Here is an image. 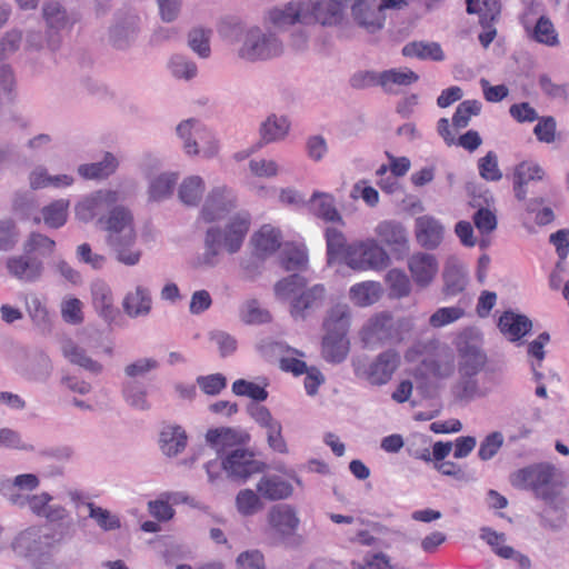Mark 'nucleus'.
I'll return each mask as SVG.
<instances>
[{"mask_svg": "<svg viewBox=\"0 0 569 569\" xmlns=\"http://www.w3.org/2000/svg\"><path fill=\"white\" fill-rule=\"evenodd\" d=\"M351 13L355 21L370 32L383 27L385 14L380 0H352Z\"/></svg>", "mask_w": 569, "mask_h": 569, "instance_id": "obj_18", "label": "nucleus"}, {"mask_svg": "<svg viewBox=\"0 0 569 569\" xmlns=\"http://www.w3.org/2000/svg\"><path fill=\"white\" fill-rule=\"evenodd\" d=\"M558 469L549 462L533 463L511 473L510 483L517 489L531 490L538 499L552 502L557 497L553 489Z\"/></svg>", "mask_w": 569, "mask_h": 569, "instance_id": "obj_6", "label": "nucleus"}, {"mask_svg": "<svg viewBox=\"0 0 569 569\" xmlns=\"http://www.w3.org/2000/svg\"><path fill=\"white\" fill-rule=\"evenodd\" d=\"M445 228L432 216L425 214L416 219V238L425 249H436L442 241Z\"/></svg>", "mask_w": 569, "mask_h": 569, "instance_id": "obj_23", "label": "nucleus"}, {"mask_svg": "<svg viewBox=\"0 0 569 569\" xmlns=\"http://www.w3.org/2000/svg\"><path fill=\"white\" fill-rule=\"evenodd\" d=\"M61 352L70 363L79 366L93 375H99L103 370V366L100 362L89 357L87 351L71 339L62 342Z\"/></svg>", "mask_w": 569, "mask_h": 569, "instance_id": "obj_29", "label": "nucleus"}, {"mask_svg": "<svg viewBox=\"0 0 569 569\" xmlns=\"http://www.w3.org/2000/svg\"><path fill=\"white\" fill-rule=\"evenodd\" d=\"M159 445L163 455L174 457L187 446L186 431L180 426H166L160 432Z\"/></svg>", "mask_w": 569, "mask_h": 569, "instance_id": "obj_32", "label": "nucleus"}, {"mask_svg": "<svg viewBox=\"0 0 569 569\" xmlns=\"http://www.w3.org/2000/svg\"><path fill=\"white\" fill-rule=\"evenodd\" d=\"M92 305L96 311L107 322H112L119 311L113 306V298L109 286L103 281H94L91 284Z\"/></svg>", "mask_w": 569, "mask_h": 569, "instance_id": "obj_26", "label": "nucleus"}, {"mask_svg": "<svg viewBox=\"0 0 569 569\" xmlns=\"http://www.w3.org/2000/svg\"><path fill=\"white\" fill-rule=\"evenodd\" d=\"M498 327L511 341H517L531 330L532 322L527 316L505 311L499 318Z\"/></svg>", "mask_w": 569, "mask_h": 569, "instance_id": "obj_30", "label": "nucleus"}, {"mask_svg": "<svg viewBox=\"0 0 569 569\" xmlns=\"http://www.w3.org/2000/svg\"><path fill=\"white\" fill-rule=\"evenodd\" d=\"M86 506L89 510V518L93 519L102 530L111 531L121 527L119 517L112 515L109 510L103 509L93 502H87Z\"/></svg>", "mask_w": 569, "mask_h": 569, "instance_id": "obj_53", "label": "nucleus"}, {"mask_svg": "<svg viewBox=\"0 0 569 569\" xmlns=\"http://www.w3.org/2000/svg\"><path fill=\"white\" fill-rule=\"evenodd\" d=\"M222 466L226 477L234 482H246L251 476L267 468L264 462L256 459L253 451L246 448L223 450Z\"/></svg>", "mask_w": 569, "mask_h": 569, "instance_id": "obj_8", "label": "nucleus"}, {"mask_svg": "<svg viewBox=\"0 0 569 569\" xmlns=\"http://www.w3.org/2000/svg\"><path fill=\"white\" fill-rule=\"evenodd\" d=\"M177 134L183 140V149L188 154H198V144L206 136L204 127L196 119H187L177 126Z\"/></svg>", "mask_w": 569, "mask_h": 569, "instance_id": "obj_31", "label": "nucleus"}, {"mask_svg": "<svg viewBox=\"0 0 569 569\" xmlns=\"http://www.w3.org/2000/svg\"><path fill=\"white\" fill-rule=\"evenodd\" d=\"M283 50V42L274 32L251 27L242 33L237 56L247 62L268 61L280 57Z\"/></svg>", "mask_w": 569, "mask_h": 569, "instance_id": "obj_7", "label": "nucleus"}, {"mask_svg": "<svg viewBox=\"0 0 569 569\" xmlns=\"http://www.w3.org/2000/svg\"><path fill=\"white\" fill-rule=\"evenodd\" d=\"M8 274L23 283H34L41 280L44 273V262L27 252L10 256L6 260Z\"/></svg>", "mask_w": 569, "mask_h": 569, "instance_id": "obj_14", "label": "nucleus"}, {"mask_svg": "<svg viewBox=\"0 0 569 569\" xmlns=\"http://www.w3.org/2000/svg\"><path fill=\"white\" fill-rule=\"evenodd\" d=\"M350 319L347 305L338 303L328 311L322 325L325 335L321 341V356L327 362L338 365L346 360L350 351Z\"/></svg>", "mask_w": 569, "mask_h": 569, "instance_id": "obj_4", "label": "nucleus"}, {"mask_svg": "<svg viewBox=\"0 0 569 569\" xmlns=\"http://www.w3.org/2000/svg\"><path fill=\"white\" fill-rule=\"evenodd\" d=\"M326 297L323 284H315L303 289L290 300V315L295 320H306L312 312L322 307Z\"/></svg>", "mask_w": 569, "mask_h": 569, "instance_id": "obj_16", "label": "nucleus"}, {"mask_svg": "<svg viewBox=\"0 0 569 569\" xmlns=\"http://www.w3.org/2000/svg\"><path fill=\"white\" fill-rule=\"evenodd\" d=\"M387 281L390 287V296L393 298H403L410 293L411 284L408 276L399 270L392 269L387 273Z\"/></svg>", "mask_w": 569, "mask_h": 569, "instance_id": "obj_58", "label": "nucleus"}, {"mask_svg": "<svg viewBox=\"0 0 569 569\" xmlns=\"http://www.w3.org/2000/svg\"><path fill=\"white\" fill-rule=\"evenodd\" d=\"M478 168L480 177L487 181H499L502 178L498 167V157L493 151H488L485 157L479 159Z\"/></svg>", "mask_w": 569, "mask_h": 569, "instance_id": "obj_62", "label": "nucleus"}, {"mask_svg": "<svg viewBox=\"0 0 569 569\" xmlns=\"http://www.w3.org/2000/svg\"><path fill=\"white\" fill-rule=\"evenodd\" d=\"M399 366L400 355L393 349L379 353L370 365L360 358L352 360L355 375L375 386H382L390 381Z\"/></svg>", "mask_w": 569, "mask_h": 569, "instance_id": "obj_9", "label": "nucleus"}, {"mask_svg": "<svg viewBox=\"0 0 569 569\" xmlns=\"http://www.w3.org/2000/svg\"><path fill=\"white\" fill-rule=\"evenodd\" d=\"M413 323L406 317H393L388 312H380L371 317L361 330V339L369 348L382 345H397L402 342Z\"/></svg>", "mask_w": 569, "mask_h": 569, "instance_id": "obj_5", "label": "nucleus"}, {"mask_svg": "<svg viewBox=\"0 0 569 569\" xmlns=\"http://www.w3.org/2000/svg\"><path fill=\"white\" fill-rule=\"evenodd\" d=\"M232 392L236 396L248 397L256 402L264 401L268 398L264 387L244 379H238L232 383Z\"/></svg>", "mask_w": 569, "mask_h": 569, "instance_id": "obj_56", "label": "nucleus"}, {"mask_svg": "<svg viewBox=\"0 0 569 569\" xmlns=\"http://www.w3.org/2000/svg\"><path fill=\"white\" fill-rule=\"evenodd\" d=\"M27 312L32 323L42 333L51 331L52 321L44 302L36 293H29L24 298Z\"/></svg>", "mask_w": 569, "mask_h": 569, "instance_id": "obj_37", "label": "nucleus"}, {"mask_svg": "<svg viewBox=\"0 0 569 569\" xmlns=\"http://www.w3.org/2000/svg\"><path fill=\"white\" fill-rule=\"evenodd\" d=\"M236 506L240 515L248 517L262 509L260 497L251 489H242L236 497Z\"/></svg>", "mask_w": 569, "mask_h": 569, "instance_id": "obj_55", "label": "nucleus"}, {"mask_svg": "<svg viewBox=\"0 0 569 569\" xmlns=\"http://www.w3.org/2000/svg\"><path fill=\"white\" fill-rule=\"evenodd\" d=\"M352 0H317L312 14L322 26H338L345 18V10Z\"/></svg>", "mask_w": 569, "mask_h": 569, "instance_id": "obj_25", "label": "nucleus"}, {"mask_svg": "<svg viewBox=\"0 0 569 569\" xmlns=\"http://www.w3.org/2000/svg\"><path fill=\"white\" fill-rule=\"evenodd\" d=\"M210 31L201 28H194L188 33V46L200 58L210 56Z\"/></svg>", "mask_w": 569, "mask_h": 569, "instance_id": "obj_57", "label": "nucleus"}, {"mask_svg": "<svg viewBox=\"0 0 569 569\" xmlns=\"http://www.w3.org/2000/svg\"><path fill=\"white\" fill-rule=\"evenodd\" d=\"M280 263L287 271H302L308 267V254L305 248L286 246L280 253Z\"/></svg>", "mask_w": 569, "mask_h": 569, "instance_id": "obj_50", "label": "nucleus"}, {"mask_svg": "<svg viewBox=\"0 0 569 569\" xmlns=\"http://www.w3.org/2000/svg\"><path fill=\"white\" fill-rule=\"evenodd\" d=\"M237 208V197L227 186L212 188L204 198L199 219L207 223L224 219Z\"/></svg>", "mask_w": 569, "mask_h": 569, "instance_id": "obj_11", "label": "nucleus"}, {"mask_svg": "<svg viewBox=\"0 0 569 569\" xmlns=\"http://www.w3.org/2000/svg\"><path fill=\"white\" fill-rule=\"evenodd\" d=\"M61 317L69 325L82 323V302L78 298H64L61 302Z\"/></svg>", "mask_w": 569, "mask_h": 569, "instance_id": "obj_63", "label": "nucleus"}, {"mask_svg": "<svg viewBox=\"0 0 569 569\" xmlns=\"http://www.w3.org/2000/svg\"><path fill=\"white\" fill-rule=\"evenodd\" d=\"M481 111V102L478 100H465L457 107L452 124L456 129H463L469 126L472 116H478Z\"/></svg>", "mask_w": 569, "mask_h": 569, "instance_id": "obj_54", "label": "nucleus"}, {"mask_svg": "<svg viewBox=\"0 0 569 569\" xmlns=\"http://www.w3.org/2000/svg\"><path fill=\"white\" fill-rule=\"evenodd\" d=\"M69 201L58 199L42 208L43 222L53 229L62 227L67 221Z\"/></svg>", "mask_w": 569, "mask_h": 569, "instance_id": "obj_52", "label": "nucleus"}, {"mask_svg": "<svg viewBox=\"0 0 569 569\" xmlns=\"http://www.w3.org/2000/svg\"><path fill=\"white\" fill-rule=\"evenodd\" d=\"M301 18L302 7L299 1H290L283 7H277L269 11V21L279 30L301 22Z\"/></svg>", "mask_w": 569, "mask_h": 569, "instance_id": "obj_36", "label": "nucleus"}, {"mask_svg": "<svg viewBox=\"0 0 569 569\" xmlns=\"http://www.w3.org/2000/svg\"><path fill=\"white\" fill-rule=\"evenodd\" d=\"M169 69L177 79L190 80L197 74V66L193 61L181 54H174L169 60Z\"/></svg>", "mask_w": 569, "mask_h": 569, "instance_id": "obj_59", "label": "nucleus"}, {"mask_svg": "<svg viewBox=\"0 0 569 569\" xmlns=\"http://www.w3.org/2000/svg\"><path fill=\"white\" fill-rule=\"evenodd\" d=\"M121 395L127 406L137 411H149L151 403L148 400L146 387L137 381L129 380L122 383Z\"/></svg>", "mask_w": 569, "mask_h": 569, "instance_id": "obj_39", "label": "nucleus"}, {"mask_svg": "<svg viewBox=\"0 0 569 569\" xmlns=\"http://www.w3.org/2000/svg\"><path fill=\"white\" fill-rule=\"evenodd\" d=\"M42 14L49 30L60 31L72 24L66 9L58 1L46 3Z\"/></svg>", "mask_w": 569, "mask_h": 569, "instance_id": "obj_48", "label": "nucleus"}, {"mask_svg": "<svg viewBox=\"0 0 569 569\" xmlns=\"http://www.w3.org/2000/svg\"><path fill=\"white\" fill-rule=\"evenodd\" d=\"M251 217L247 211H239L228 221L226 227H210L204 234V252L202 263L214 267L218 256L223 248L230 254L238 252L249 231Z\"/></svg>", "mask_w": 569, "mask_h": 569, "instance_id": "obj_3", "label": "nucleus"}, {"mask_svg": "<svg viewBox=\"0 0 569 569\" xmlns=\"http://www.w3.org/2000/svg\"><path fill=\"white\" fill-rule=\"evenodd\" d=\"M419 80V76L408 69H389L382 71V89L387 93H393V86H410Z\"/></svg>", "mask_w": 569, "mask_h": 569, "instance_id": "obj_46", "label": "nucleus"}, {"mask_svg": "<svg viewBox=\"0 0 569 569\" xmlns=\"http://www.w3.org/2000/svg\"><path fill=\"white\" fill-rule=\"evenodd\" d=\"M256 489L262 498L270 501L287 499L293 492L292 485L277 475L261 477Z\"/></svg>", "mask_w": 569, "mask_h": 569, "instance_id": "obj_27", "label": "nucleus"}, {"mask_svg": "<svg viewBox=\"0 0 569 569\" xmlns=\"http://www.w3.org/2000/svg\"><path fill=\"white\" fill-rule=\"evenodd\" d=\"M326 242L328 263L332 264L338 260H343L346 262L350 244H347V239L342 231L332 227L327 228Z\"/></svg>", "mask_w": 569, "mask_h": 569, "instance_id": "obj_43", "label": "nucleus"}, {"mask_svg": "<svg viewBox=\"0 0 569 569\" xmlns=\"http://www.w3.org/2000/svg\"><path fill=\"white\" fill-rule=\"evenodd\" d=\"M458 380L451 392L459 401H471L480 396L478 375L487 365L481 332L476 328L463 329L456 341Z\"/></svg>", "mask_w": 569, "mask_h": 569, "instance_id": "obj_1", "label": "nucleus"}, {"mask_svg": "<svg viewBox=\"0 0 569 569\" xmlns=\"http://www.w3.org/2000/svg\"><path fill=\"white\" fill-rule=\"evenodd\" d=\"M49 538L48 535H41L36 527H29L14 537L11 548L19 557L34 560L48 551Z\"/></svg>", "mask_w": 569, "mask_h": 569, "instance_id": "obj_15", "label": "nucleus"}, {"mask_svg": "<svg viewBox=\"0 0 569 569\" xmlns=\"http://www.w3.org/2000/svg\"><path fill=\"white\" fill-rule=\"evenodd\" d=\"M53 371V365L50 357L42 350H38L30 358L23 368V377L32 382L46 383Z\"/></svg>", "mask_w": 569, "mask_h": 569, "instance_id": "obj_28", "label": "nucleus"}, {"mask_svg": "<svg viewBox=\"0 0 569 569\" xmlns=\"http://www.w3.org/2000/svg\"><path fill=\"white\" fill-rule=\"evenodd\" d=\"M280 231L269 224H264L252 236L256 253L260 258L272 254L280 248Z\"/></svg>", "mask_w": 569, "mask_h": 569, "instance_id": "obj_38", "label": "nucleus"}, {"mask_svg": "<svg viewBox=\"0 0 569 569\" xmlns=\"http://www.w3.org/2000/svg\"><path fill=\"white\" fill-rule=\"evenodd\" d=\"M389 256L375 240L349 246L346 264L353 270H381L387 268Z\"/></svg>", "mask_w": 569, "mask_h": 569, "instance_id": "obj_10", "label": "nucleus"}, {"mask_svg": "<svg viewBox=\"0 0 569 569\" xmlns=\"http://www.w3.org/2000/svg\"><path fill=\"white\" fill-rule=\"evenodd\" d=\"M140 31V18L134 13L117 17L109 30V41L117 49L129 48Z\"/></svg>", "mask_w": 569, "mask_h": 569, "instance_id": "obj_19", "label": "nucleus"}, {"mask_svg": "<svg viewBox=\"0 0 569 569\" xmlns=\"http://www.w3.org/2000/svg\"><path fill=\"white\" fill-rule=\"evenodd\" d=\"M308 280L300 273H292L274 284V293L280 299H292L306 289Z\"/></svg>", "mask_w": 569, "mask_h": 569, "instance_id": "obj_51", "label": "nucleus"}, {"mask_svg": "<svg viewBox=\"0 0 569 569\" xmlns=\"http://www.w3.org/2000/svg\"><path fill=\"white\" fill-rule=\"evenodd\" d=\"M250 436L241 430L230 427L209 429L206 433V440L217 452H223L226 449L240 448L246 445Z\"/></svg>", "mask_w": 569, "mask_h": 569, "instance_id": "obj_21", "label": "nucleus"}, {"mask_svg": "<svg viewBox=\"0 0 569 569\" xmlns=\"http://www.w3.org/2000/svg\"><path fill=\"white\" fill-rule=\"evenodd\" d=\"M443 292L446 296H457L462 292L468 283L467 269L456 262L450 261L443 269Z\"/></svg>", "mask_w": 569, "mask_h": 569, "instance_id": "obj_33", "label": "nucleus"}, {"mask_svg": "<svg viewBox=\"0 0 569 569\" xmlns=\"http://www.w3.org/2000/svg\"><path fill=\"white\" fill-rule=\"evenodd\" d=\"M522 26L531 40L547 47H557L559 44L558 32L549 17L542 14L532 22L528 16H525L522 18Z\"/></svg>", "mask_w": 569, "mask_h": 569, "instance_id": "obj_22", "label": "nucleus"}, {"mask_svg": "<svg viewBox=\"0 0 569 569\" xmlns=\"http://www.w3.org/2000/svg\"><path fill=\"white\" fill-rule=\"evenodd\" d=\"M242 321L249 325L264 323L270 319L269 312L261 309L258 301L254 299L246 301L240 310Z\"/></svg>", "mask_w": 569, "mask_h": 569, "instance_id": "obj_61", "label": "nucleus"}, {"mask_svg": "<svg viewBox=\"0 0 569 569\" xmlns=\"http://www.w3.org/2000/svg\"><path fill=\"white\" fill-rule=\"evenodd\" d=\"M267 522L272 537L279 542H286L297 532L300 519L293 506L280 503L269 509Z\"/></svg>", "mask_w": 569, "mask_h": 569, "instance_id": "obj_13", "label": "nucleus"}, {"mask_svg": "<svg viewBox=\"0 0 569 569\" xmlns=\"http://www.w3.org/2000/svg\"><path fill=\"white\" fill-rule=\"evenodd\" d=\"M315 204V214L329 222H342V218L335 206V199L331 194L315 191L310 198Z\"/></svg>", "mask_w": 569, "mask_h": 569, "instance_id": "obj_45", "label": "nucleus"}, {"mask_svg": "<svg viewBox=\"0 0 569 569\" xmlns=\"http://www.w3.org/2000/svg\"><path fill=\"white\" fill-rule=\"evenodd\" d=\"M119 193L114 190H98L88 197H86L76 207L77 218L83 222H89L93 219H98V224L102 223V219L109 211L118 207Z\"/></svg>", "mask_w": 569, "mask_h": 569, "instance_id": "obj_12", "label": "nucleus"}, {"mask_svg": "<svg viewBox=\"0 0 569 569\" xmlns=\"http://www.w3.org/2000/svg\"><path fill=\"white\" fill-rule=\"evenodd\" d=\"M22 250L43 261L56 251V241L40 232H31L24 240Z\"/></svg>", "mask_w": 569, "mask_h": 569, "instance_id": "obj_42", "label": "nucleus"}, {"mask_svg": "<svg viewBox=\"0 0 569 569\" xmlns=\"http://www.w3.org/2000/svg\"><path fill=\"white\" fill-rule=\"evenodd\" d=\"M291 122L286 116L270 113L258 128L259 140L251 146V152H257L267 144L286 139L289 134Z\"/></svg>", "mask_w": 569, "mask_h": 569, "instance_id": "obj_17", "label": "nucleus"}, {"mask_svg": "<svg viewBox=\"0 0 569 569\" xmlns=\"http://www.w3.org/2000/svg\"><path fill=\"white\" fill-rule=\"evenodd\" d=\"M381 287L378 282L366 281L350 289V299L359 307L371 306L380 298Z\"/></svg>", "mask_w": 569, "mask_h": 569, "instance_id": "obj_47", "label": "nucleus"}, {"mask_svg": "<svg viewBox=\"0 0 569 569\" xmlns=\"http://www.w3.org/2000/svg\"><path fill=\"white\" fill-rule=\"evenodd\" d=\"M467 12L469 14H479L483 23L497 21L501 12L500 0H466Z\"/></svg>", "mask_w": 569, "mask_h": 569, "instance_id": "obj_49", "label": "nucleus"}, {"mask_svg": "<svg viewBox=\"0 0 569 569\" xmlns=\"http://www.w3.org/2000/svg\"><path fill=\"white\" fill-rule=\"evenodd\" d=\"M204 191V181L199 176H190L182 180L178 189L179 200L188 207H197Z\"/></svg>", "mask_w": 569, "mask_h": 569, "instance_id": "obj_44", "label": "nucleus"}, {"mask_svg": "<svg viewBox=\"0 0 569 569\" xmlns=\"http://www.w3.org/2000/svg\"><path fill=\"white\" fill-rule=\"evenodd\" d=\"M100 226L107 232L106 243L114 259L129 267L138 264L142 251L137 247V232L130 210L123 206L112 208Z\"/></svg>", "mask_w": 569, "mask_h": 569, "instance_id": "obj_2", "label": "nucleus"}, {"mask_svg": "<svg viewBox=\"0 0 569 569\" xmlns=\"http://www.w3.org/2000/svg\"><path fill=\"white\" fill-rule=\"evenodd\" d=\"M408 268L416 284L426 288L433 281L438 272V262L435 256L418 252L409 258Z\"/></svg>", "mask_w": 569, "mask_h": 569, "instance_id": "obj_20", "label": "nucleus"}, {"mask_svg": "<svg viewBox=\"0 0 569 569\" xmlns=\"http://www.w3.org/2000/svg\"><path fill=\"white\" fill-rule=\"evenodd\" d=\"M118 166L117 158L106 152L101 161L79 166L78 173L84 179H103L112 174Z\"/></svg>", "mask_w": 569, "mask_h": 569, "instance_id": "obj_40", "label": "nucleus"}, {"mask_svg": "<svg viewBox=\"0 0 569 569\" xmlns=\"http://www.w3.org/2000/svg\"><path fill=\"white\" fill-rule=\"evenodd\" d=\"M123 311L130 318L149 315L151 310V297L149 290L137 286L133 292H128L122 302Z\"/></svg>", "mask_w": 569, "mask_h": 569, "instance_id": "obj_34", "label": "nucleus"}, {"mask_svg": "<svg viewBox=\"0 0 569 569\" xmlns=\"http://www.w3.org/2000/svg\"><path fill=\"white\" fill-rule=\"evenodd\" d=\"M405 57L420 60L442 61L445 53L438 42L411 41L402 48Z\"/></svg>", "mask_w": 569, "mask_h": 569, "instance_id": "obj_41", "label": "nucleus"}, {"mask_svg": "<svg viewBox=\"0 0 569 569\" xmlns=\"http://www.w3.org/2000/svg\"><path fill=\"white\" fill-rule=\"evenodd\" d=\"M20 232L12 219L0 220V251L12 250L19 241Z\"/></svg>", "mask_w": 569, "mask_h": 569, "instance_id": "obj_60", "label": "nucleus"}, {"mask_svg": "<svg viewBox=\"0 0 569 569\" xmlns=\"http://www.w3.org/2000/svg\"><path fill=\"white\" fill-rule=\"evenodd\" d=\"M503 445V436L499 431L489 433L480 443L478 457L488 461L493 458Z\"/></svg>", "mask_w": 569, "mask_h": 569, "instance_id": "obj_64", "label": "nucleus"}, {"mask_svg": "<svg viewBox=\"0 0 569 569\" xmlns=\"http://www.w3.org/2000/svg\"><path fill=\"white\" fill-rule=\"evenodd\" d=\"M148 183L149 201L161 202L170 198L178 181L174 172H162L150 178Z\"/></svg>", "mask_w": 569, "mask_h": 569, "instance_id": "obj_35", "label": "nucleus"}, {"mask_svg": "<svg viewBox=\"0 0 569 569\" xmlns=\"http://www.w3.org/2000/svg\"><path fill=\"white\" fill-rule=\"evenodd\" d=\"M379 239L390 247L399 257L409 250L408 234L405 227L396 221H382L376 228Z\"/></svg>", "mask_w": 569, "mask_h": 569, "instance_id": "obj_24", "label": "nucleus"}]
</instances>
